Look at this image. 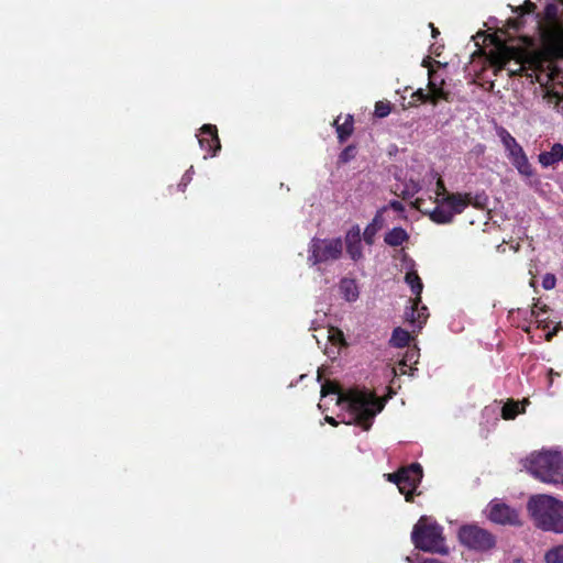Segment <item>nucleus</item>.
Instances as JSON below:
<instances>
[{"label":"nucleus","instance_id":"obj_1","mask_svg":"<svg viewBox=\"0 0 563 563\" xmlns=\"http://www.w3.org/2000/svg\"><path fill=\"white\" fill-rule=\"evenodd\" d=\"M489 60L496 70L505 69L510 76L526 71L527 76L534 77L540 85L542 99L548 104L556 107L563 101V71L553 60L539 56L527 57L522 51L499 40L489 52Z\"/></svg>","mask_w":563,"mask_h":563},{"label":"nucleus","instance_id":"obj_2","mask_svg":"<svg viewBox=\"0 0 563 563\" xmlns=\"http://www.w3.org/2000/svg\"><path fill=\"white\" fill-rule=\"evenodd\" d=\"M339 407V417L343 423H358L368 430L372 419L383 409V404L372 393L351 389L343 393L332 382L321 386V400L318 405L322 411L330 410V405Z\"/></svg>","mask_w":563,"mask_h":563},{"label":"nucleus","instance_id":"obj_3","mask_svg":"<svg viewBox=\"0 0 563 563\" xmlns=\"http://www.w3.org/2000/svg\"><path fill=\"white\" fill-rule=\"evenodd\" d=\"M432 191L434 192L433 208L427 207L423 196L416 197L412 206L427 214L430 220L437 224L450 223L456 214L462 213L470 205H474L475 207L483 206L479 197L473 200L470 194L448 192L440 178L437 179Z\"/></svg>","mask_w":563,"mask_h":563},{"label":"nucleus","instance_id":"obj_4","mask_svg":"<svg viewBox=\"0 0 563 563\" xmlns=\"http://www.w3.org/2000/svg\"><path fill=\"white\" fill-rule=\"evenodd\" d=\"M522 467L536 479L563 486V453L558 449L533 451L521 461Z\"/></svg>","mask_w":563,"mask_h":563},{"label":"nucleus","instance_id":"obj_5","mask_svg":"<svg viewBox=\"0 0 563 563\" xmlns=\"http://www.w3.org/2000/svg\"><path fill=\"white\" fill-rule=\"evenodd\" d=\"M527 509L538 528L563 533V501L547 494L533 495Z\"/></svg>","mask_w":563,"mask_h":563},{"label":"nucleus","instance_id":"obj_6","mask_svg":"<svg viewBox=\"0 0 563 563\" xmlns=\"http://www.w3.org/2000/svg\"><path fill=\"white\" fill-rule=\"evenodd\" d=\"M411 541L417 549L424 552L446 554L442 527L431 517L422 516L413 526Z\"/></svg>","mask_w":563,"mask_h":563},{"label":"nucleus","instance_id":"obj_7","mask_svg":"<svg viewBox=\"0 0 563 563\" xmlns=\"http://www.w3.org/2000/svg\"><path fill=\"white\" fill-rule=\"evenodd\" d=\"M342 251L341 239H312L308 249V263L316 266L336 261L341 257Z\"/></svg>","mask_w":563,"mask_h":563},{"label":"nucleus","instance_id":"obj_8","mask_svg":"<svg viewBox=\"0 0 563 563\" xmlns=\"http://www.w3.org/2000/svg\"><path fill=\"white\" fill-rule=\"evenodd\" d=\"M499 137L505 147L508 159L517 172L525 177L533 176V168L529 163L522 146L516 141V139L506 130H501L499 132Z\"/></svg>","mask_w":563,"mask_h":563},{"label":"nucleus","instance_id":"obj_9","mask_svg":"<svg viewBox=\"0 0 563 563\" xmlns=\"http://www.w3.org/2000/svg\"><path fill=\"white\" fill-rule=\"evenodd\" d=\"M387 479L397 485L399 493L405 495L406 500L410 501L413 493L422 478V468L419 464H412L401 468L394 474H387Z\"/></svg>","mask_w":563,"mask_h":563},{"label":"nucleus","instance_id":"obj_10","mask_svg":"<svg viewBox=\"0 0 563 563\" xmlns=\"http://www.w3.org/2000/svg\"><path fill=\"white\" fill-rule=\"evenodd\" d=\"M460 541L470 549L486 551L495 545L494 537L476 526H464L459 531Z\"/></svg>","mask_w":563,"mask_h":563},{"label":"nucleus","instance_id":"obj_11","mask_svg":"<svg viewBox=\"0 0 563 563\" xmlns=\"http://www.w3.org/2000/svg\"><path fill=\"white\" fill-rule=\"evenodd\" d=\"M485 515L490 521L499 525H518L520 522L518 511L500 500L490 501L485 509Z\"/></svg>","mask_w":563,"mask_h":563},{"label":"nucleus","instance_id":"obj_12","mask_svg":"<svg viewBox=\"0 0 563 563\" xmlns=\"http://www.w3.org/2000/svg\"><path fill=\"white\" fill-rule=\"evenodd\" d=\"M197 137L200 147L206 150L210 156H214L220 151L221 145L216 125L205 124L197 134Z\"/></svg>","mask_w":563,"mask_h":563},{"label":"nucleus","instance_id":"obj_13","mask_svg":"<svg viewBox=\"0 0 563 563\" xmlns=\"http://www.w3.org/2000/svg\"><path fill=\"white\" fill-rule=\"evenodd\" d=\"M426 178L419 179L412 175L405 176V178L397 184L396 190L402 198L410 199L416 197L422 190Z\"/></svg>","mask_w":563,"mask_h":563},{"label":"nucleus","instance_id":"obj_14","mask_svg":"<svg viewBox=\"0 0 563 563\" xmlns=\"http://www.w3.org/2000/svg\"><path fill=\"white\" fill-rule=\"evenodd\" d=\"M346 251L353 261L362 258L361 229L358 225L352 227L345 235Z\"/></svg>","mask_w":563,"mask_h":563},{"label":"nucleus","instance_id":"obj_15","mask_svg":"<svg viewBox=\"0 0 563 563\" xmlns=\"http://www.w3.org/2000/svg\"><path fill=\"white\" fill-rule=\"evenodd\" d=\"M322 338H325L330 343V346L324 347V353L330 357H335V355L339 353L340 346L344 342L342 331L335 328H328L324 330V333H322Z\"/></svg>","mask_w":563,"mask_h":563},{"label":"nucleus","instance_id":"obj_16","mask_svg":"<svg viewBox=\"0 0 563 563\" xmlns=\"http://www.w3.org/2000/svg\"><path fill=\"white\" fill-rule=\"evenodd\" d=\"M563 159V145L555 143L551 146L550 151L541 152L538 156V162L544 168L553 166Z\"/></svg>","mask_w":563,"mask_h":563},{"label":"nucleus","instance_id":"obj_17","mask_svg":"<svg viewBox=\"0 0 563 563\" xmlns=\"http://www.w3.org/2000/svg\"><path fill=\"white\" fill-rule=\"evenodd\" d=\"M407 272L405 275V283L410 287L412 294L415 295L416 303L421 301L420 295L423 289V284L413 268V263H409L407 265Z\"/></svg>","mask_w":563,"mask_h":563},{"label":"nucleus","instance_id":"obj_18","mask_svg":"<svg viewBox=\"0 0 563 563\" xmlns=\"http://www.w3.org/2000/svg\"><path fill=\"white\" fill-rule=\"evenodd\" d=\"M427 318V307H420V302L416 303V299H413L411 307L406 311V320L420 328L426 322Z\"/></svg>","mask_w":563,"mask_h":563},{"label":"nucleus","instance_id":"obj_19","mask_svg":"<svg viewBox=\"0 0 563 563\" xmlns=\"http://www.w3.org/2000/svg\"><path fill=\"white\" fill-rule=\"evenodd\" d=\"M384 225V219H383V211H378L371 223L367 224L363 232L364 241L372 245L375 241V236L377 232L383 228Z\"/></svg>","mask_w":563,"mask_h":563},{"label":"nucleus","instance_id":"obj_20","mask_svg":"<svg viewBox=\"0 0 563 563\" xmlns=\"http://www.w3.org/2000/svg\"><path fill=\"white\" fill-rule=\"evenodd\" d=\"M408 238L409 235L406 230L400 227H396L385 234L384 241L390 246H400L408 240Z\"/></svg>","mask_w":563,"mask_h":563},{"label":"nucleus","instance_id":"obj_21","mask_svg":"<svg viewBox=\"0 0 563 563\" xmlns=\"http://www.w3.org/2000/svg\"><path fill=\"white\" fill-rule=\"evenodd\" d=\"M429 75H430V80H429V85H428V88H429V101L432 102L433 104H437V102L440 99H448V92H445L443 87H442L443 80H441V82L438 85L434 81V79L432 78L431 71H429Z\"/></svg>","mask_w":563,"mask_h":563},{"label":"nucleus","instance_id":"obj_22","mask_svg":"<svg viewBox=\"0 0 563 563\" xmlns=\"http://www.w3.org/2000/svg\"><path fill=\"white\" fill-rule=\"evenodd\" d=\"M340 291L346 301H355L358 298V288L353 279H342L340 283Z\"/></svg>","mask_w":563,"mask_h":563},{"label":"nucleus","instance_id":"obj_23","mask_svg":"<svg viewBox=\"0 0 563 563\" xmlns=\"http://www.w3.org/2000/svg\"><path fill=\"white\" fill-rule=\"evenodd\" d=\"M527 400L521 404L518 401H508L501 408V416L506 420L515 419L519 413L525 411V405Z\"/></svg>","mask_w":563,"mask_h":563},{"label":"nucleus","instance_id":"obj_24","mask_svg":"<svg viewBox=\"0 0 563 563\" xmlns=\"http://www.w3.org/2000/svg\"><path fill=\"white\" fill-rule=\"evenodd\" d=\"M419 357V351L417 349H410L406 352V355L399 363V372L400 374H410L412 375L411 371L413 369L410 365L416 364L418 362Z\"/></svg>","mask_w":563,"mask_h":563},{"label":"nucleus","instance_id":"obj_25","mask_svg":"<svg viewBox=\"0 0 563 563\" xmlns=\"http://www.w3.org/2000/svg\"><path fill=\"white\" fill-rule=\"evenodd\" d=\"M550 41L553 48L563 57V26L555 25L550 34Z\"/></svg>","mask_w":563,"mask_h":563},{"label":"nucleus","instance_id":"obj_26","mask_svg":"<svg viewBox=\"0 0 563 563\" xmlns=\"http://www.w3.org/2000/svg\"><path fill=\"white\" fill-rule=\"evenodd\" d=\"M339 121H340V118H338L334 121V123L336 125V132H338L339 139L341 141H344L352 133L353 118L351 115H347L342 124H340Z\"/></svg>","mask_w":563,"mask_h":563},{"label":"nucleus","instance_id":"obj_27","mask_svg":"<svg viewBox=\"0 0 563 563\" xmlns=\"http://www.w3.org/2000/svg\"><path fill=\"white\" fill-rule=\"evenodd\" d=\"M410 340V334L408 331L396 328L390 338V344L395 347H402L408 344Z\"/></svg>","mask_w":563,"mask_h":563},{"label":"nucleus","instance_id":"obj_28","mask_svg":"<svg viewBox=\"0 0 563 563\" xmlns=\"http://www.w3.org/2000/svg\"><path fill=\"white\" fill-rule=\"evenodd\" d=\"M545 563H563V544L552 547L544 553Z\"/></svg>","mask_w":563,"mask_h":563},{"label":"nucleus","instance_id":"obj_29","mask_svg":"<svg viewBox=\"0 0 563 563\" xmlns=\"http://www.w3.org/2000/svg\"><path fill=\"white\" fill-rule=\"evenodd\" d=\"M391 106L387 101H377L375 104L374 114L377 118H385L390 113Z\"/></svg>","mask_w":563,"mask_h":563},{"label":"nucleus","instance_id":"obj_30","mask_svg":"<svg viewBox=\"0 0 563 563\" xmlns=\"http://www.w3.org/2000/svg\"><path fill=\"white\" fill-rule=\"evenodd\" d=\"M556 285V277L551 274V273H548L543 276V279H542V287L545 289V290H551L555 287Z\"/></svg>","mask_w":563,"mask_h":563},{"label":"nucleus","instance_id":"obj_31","mask_svg":"<svg viewBox=\"0 0 563 563\" xmlns=\"http://www.w3.org/2000/svg\"><path fill=\"white\" fill-rule=\"evenodd\" d=\"M354 147H346L340 155V161L343 163L349 162L351 158L354 157Z\"/></svg>","mask_w":563,"mask_h":563},{"label":"nucleus","instance_id":"obj_32","mask_svg":"<svg viewBox=\"0 0 563 563\" xmlns=\"http://www.w3.org/2000/svg\"><path fill=\"white\" fill-rule=\"evenodd\" d=\"M191 175H192V167H190V168L186 172V174L184 175L183 180H181V183H180V185H179V186H183V187L185 188V187L188 185V183H190V180H191Z\"/></svg>","mask_w":563,"mask_h":563},{"label":"nucleus","instance_id":"obj_33","mask_svg":"<svg viewBox=\"0 0 563 563\" xmlns=\"http://www.w3.org/2000/svg\"><path fill=\"white\" fill-rule=\"evenodd\" d=\"M415 96L422 101H429V91L426 93L422 89H419L415 92Z\"/></svg>","mask_w":563,"mask_h":563},{"label":"nucleus","instance_id":"obj_34","mask_svg":"<svg viewBox=\"0 0 563 563\" xmlns=\"http://www.w3.org/2000/svg\"><path fill=\"white\" fill-rule=\"evenodd\" d=\"M390 208H393L394 210L396 211H401L402 210V205L401 202L397 201V200H393L390 201L389 203Z\"/></svg>","mask_w":563,"mask_h":563},{"label":"nucleus","instance_id":"obj_35","mask_svg":"<svg viewBox=\"0 0 563 563\" xmlns=\"http://www.w3.org/2000/svg\"><path fill=\"white\" fill-rule=\"evenodd\" d=\"M324 419H325V421H327L328 423H330V424H332V426H336V424H338V421H336L333 417H331V416H325V418H324Z\"/></svg>","mask_w":563,"mask_h":563},{"label":"nucleus","instance_id":"obj_36","mask_svg":"<svg viewBox=\"0 0 563 563\" xmlns=\"http://www.w3.org/2000/svg\"><path fill=\"white\" fill-rule=\"evenodd\" d=\"M437 34H438V31H437L434 27H432V35H433V37H434Z\"/></svg>","mask_w":563,"mask_h":563},{"label":"nucleus","instance_id":"obj_37","mask_svg":"<svg viewBox=\"0 0 563 563\" xmlns=\"http://www.w3.org/2000/svg\"><path fill=\"white\" fill-rule=\"evenodd\" d=\"M552 335H553V333H551V332H550V333H548V334H547V340H550Z\"/></svg>","mask_w":563,"mask_h":563},{"label":"nucleus","instance_id":"obj_38","mask_svg":"<svg viewBox=\"0 0 563 563\" xmlns=\"http://www.w3.org/2000/svg\"><path fill=\"white\" fill-rule=\"evenodd\" d=\"M314 338H316L317 343L320 344V336L314 335Z\"/></svg>","mask_w":563,"mask_h":563}]
</instances>
